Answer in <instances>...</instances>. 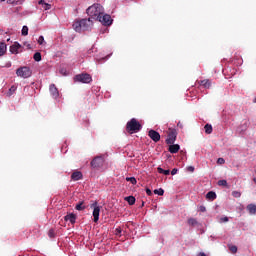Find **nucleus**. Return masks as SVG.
<instances>
[{"instance_id": "9d476101", "label": "nucleus", "mask_w": 256, "mask_h": 256, "mask_svg": "<svg viewBox=\"0 0 256 256\" xmlns=\"http://www.w3.org/2000/svg\"><path fill=\"white\" fill-rule=\"evenodd\" d=\"M148 136L150 139H152V141H154V143H159V141H161V134L155 130H150L148 132Z\"/></svg>"}, {"instance_id": "2eb2a0df", "label": "nucleus", "mask_w": 256, "mask_h": 256, "mask_svg": "<svg viewBox=\"0 0 256 256\" xmlns=\"http://www.w3.org/2000/svg\"><path fill=\"white\" fill-rule=\"evenodd\" d=\"M179 149H181V146H179V144H170L168 151L170 153H179Z\"/></svg>"}, {"instance_id": "bb28decb", "label": "nucleus", "mask_w": 256, "mask_h": 256, "mask_svg": "<svg viewBox=\"0 0 256 256\" xmlns=\"http://www.w3.org/2000/svg\"><path fill=\"white\" fill-rule=\"evenodd\" d=\"M188 225H191L192 227H195V225H197V219L189 218L188 219Z\"/></svg>"}, {"instance_id": "ea45409f", "label": "nucleus", "mask_w": 256, "mask_h": 256, "mask_svg": "<svg viewBox=\"0 0 256 256\" xmlns=\"http://www.w3.org/2000/svg\"><path fill=\"white\" fill-rule=\"evenodd\" d=\"M177 171H179L177 168L172 169L171 175H177Z\"/></svg>"}, {"instance_id": "6ab92c4d", "label": "nucleus", "mask_w": 256, "mask_h": 256, "mask_svg": "<svg viewBox=\"0 0 256 256\" xmlns=\"http://www.w3.org/2000/svg\"><path fill=\"white\" fill-rule=\"evenodd\" d=\"M206 199L209 201H215V199H217V194L213 191H210L206 194Z\"/></svg>"}, {"instance_id": "49530a36", "label": "nucleus", "mask_w": 256, "mask_h": 256, "mask_svg": "<svg viewBox=\"0 0 256 256\" xmlns=\"http://www.w3.org/2000/svg\"><path fill=\"white\" fill-rule=\"evenodd\" d=\"M61 73H63V75H65V72L63 70H61Z\"/></svg>"}, {"instance_id": "4c0bfd02", "label": "nucleus", "mask_w": 256, "mask_h": 256, "mask_svg": "<svg viewBox=\"0 0 256 256\" xmlns=\"http://www.w3.org/2000/svg\"><path fill=\"white\" fill-rule=\"evenodd\" d=\"M217 163H219L220 165H223V164H225V159L219 158Z\"/></svg>"}, {"instance_id": "a211bd4d", "label": "nucleus", "mask_w": 256, "mask_h": 256, "mask_svg": "<svg viewBox=\"0 0 256 256\" xmlns=\"http://www.w3.org/2000/svg\"><path fill=\"white\" fill-rule=\"evenodd\" d=\"M7 53V44L0 42V57H3Z\"/></svg>"}, {"instance_id": "6e6552de", "label": "nucleus", "mask_w": 256, "mask_h": 256, "mask_svg": "<svg viewBox=\"0 0 256 256\" xmlns=\"http://www.w3.org/2000/svg\"><path fill=\"white\" fill-rule=\"evenodd\" d=\"M102 25L109 27L113 23V19H111V15L105 14V12L100 15V18L97 19Z\"/></svg>"}, {"instance_id": "473e14b6", "label": "nucleus", "mask_w": 256, "mask_h": 256, "mask_svg": "<svg viewBox=\"0 0 256 256\" xmlns=\"http://www.w3.org/2000/svg\"><path fill=\"white\" fill-rule=\"evenodd\" d=\"M48 237H50V239H53V237H55V230L50 229L48 232Z\"/></svg>"}, {"instance_id": "2f4dec72", "label": "nucleus", "mask_w": 256, "mask_h": 256, "mask_svg": "<svg viewBox=\"0 0 256 256\" xmlns=\"http://www.w3.org/2000/svg\"><path fill=\"white\" fill-rule=\"evenodd\" d=\"M232 196H234L236 199H239V197H241V192L240 191H233Z\"/></svg>"}, {"instance_id": "f704fd0d", "label": "nucleus", "mask_w": 256, "mask_h": 256, "mask_svg": "<svg viewBox=\"0 0 256 256\" xmlns=\"http://www.w3.org/2000/svg\"><path fill=\"white\" fill-rule=\"evenodd\" d=\"M121 233H122L121 227L115 229V235H117L118 237H121Z\"/></svg>"}, {"instance_id": "c756f323", "label": "nucleus", "mask_w": 256, "mask_h": 256, "mask_svg": "<svg viewBox=\"0 0 256 256\" xmlns=\"http://www.w3.org/2000/svg\"><path fill=\"white\" fill-rule=\"evenodd\" d=\"M218 185L220 186V187H227V180H219L218 181Z\"/></svg>"}, {"instance_id": "4be33fe9", "label": "nucleus", "mask_w": 256, "mask_h": 256, "mask_svg": "<svg viewBox=\"0 0 256 256\" xmlns=\"http://www.w3.org/2000/svg\"><path fill=\"white\" fill-rule=\"evenodd\" d=\"M158 173H160L161 175H170L171 171L170 170H164L161 167L157 168Z\"/></svg>"}, {"instance_id": "a18cd8bd", "label": "nucleus", "mask_w": 256, "mask_h": 256, "mask_svg": "<svg viewBox=\"0 0 256 256\" xmlns=\"http://www.w3.org/2000/svg\"><path fill=\"white\" fill-rule=\"evenodd\" d=\"M7 67H11V63H8V64H7Z\"/></svg>"}, {"instance_id": "58836bf2", "label": "nucleus", "mask_w": 256, "mask_h": 256, "mask_svg": "<svg viewBox=\"0 0 256 256\" xmlns=\"http://www.w3.org/2000/svg\"><path fill=\"white\" fill-rule=\"evenodd\" d=\"M146 194H147L148 196H151V195H153V192L151 191V189L146 188Z\"/></svg>"}, {"instance_id": "37998d69", "label": "nucleus", "mask_w": 256, "mask_h": 256, "mask_svg": "<svg viewBox=\"0 0 256 256\" xmlns=\"http://www.w3.org/2000/svg\"><path fill=\"white\" fill-rule=\"evenodd\" d=\"M188 171H190L191 173H193V171H195V167H193V166L188 167Z\"/></svg>"}, {"instance_id": "5701e85b", "label": "nucleus", "mask_w": 256, "mask_h": 256, "mask_svg": "<svg viewBox=\"0 0 256 256\" xmlns=\"http://www.w3.org/2000/svg\"><path fill=\"white\" fill-rule=\"evenodd\" d=\"M39 5H43V8L45 9V11L51 9V4L45 3L44 0H40Z\"/></svg>"}, {"instance_id": "e433bc0d", "label": "nucleus", "mask_w": 256, "mask_h": 256, "mask_svg": "<svg viewBox=\"0 0 256 256\" xmlns=\"http://www.w3.org/2000/svg\"><path fill=\"white\" fill-rule=\"evenodd\" d=\"M229 221V217L225 216L220 219V223H227Z\"/></svg>"}, {"instance_id": "cd10ccee", "label": "nucleus", "mask_w": 256, "mask_h": 256, "mask_svg": "<svg viewBox=\"0 0 256 256\" xmlns=\"http://www.w3.org/2000/svg\"><path fill=\"white\" fill-rule=\"evenodd\" d=\"M22 35L25 37L27 35H29V27L27 26H23L22 27Z\"/></svg>"}, {"instance_id": "f03ea898", "label": "nucleus", "mask_w": 256, "mask_h": 256, "mask_svg": "<svg viewBox=\"0 0 256 256\" xmlns=\"http://www.w3.org/2000/svg\"><path fill=\"white\" fill-rule=\"evenodd\" d=\"M104 11L105 10L101 4H93L86 10V13L89 15L90 19H95V21H97L101 15H103Z\"/></svg>"}, {"instance_id": "dca6fc26", "label": "nucleus", "mask_w": 256, "mask_h": 256, "mask_svg": "<svg viewBox=\"0 0 256 256\" xmlns=\"http://www.w3.org/2000/svg\"><path fill=\"white\" fill-rule=\"evenodd\" d=\"M71 179L73 181H79L80 179H83V174L79 171H76L71 175Z\"/></svg>"}, {"instance_id": "423d86ee", "label": "nucleus", "mask_w": 256, "mask_h": 256, "mask_svg": "<svg viewBox=\"0 0 256 256\" xmlns=\"http://www.w3.org/2000/svg\"><path fill=\"white\" fill-rule=\"evenodd\" d=\"M104 164L105 158H103V156H96L90 163L93 169H101V167H103Z\"/></svg>"}, {"instance_id": "f3484780", "label": "nucleus", "mask_w": 256, "mask_h": 256, "mask_svg": "<svg viewBox=\"0 0 256 256\" xmlns=\"http://www.w3.org/2000/svg\"><path fill=\"white\" fill-rule=\"evenodd\" d=\"M246 209L250 215H256V205L255 204H248Z\"/></svg>"}, {"instance_id": "f257e3e1", "label": "nucleus", "mask_w": 256, "mask_h": 256, "mask_svg": "<svg viewBox=\"0 0 256 256\" xmlns=\"http://www.w3.org/2000/svg\"><path fill=\"white\" fill-rule=\"evenodd\" d=\"M92 27H93V20H91V18L76 20L73 23V29L77 33H81L82 31H90Z\"/></svg>"}, {"instance_id": "8fccbe9b", "label": "nucleus", "mask_w": 256, "mask_h": 256, "mask_svg": "<svg viewBox=\"0 0 256 256\" xmlns=\"http://www.w3.org/2000/svg\"><path fill=\"white\" fill-rule=\"evenodd\" d=\"M2 3L5 1V0H0Z\"/></svg>"}, {"instance_id": "b1692460", "label": "nucleus", "mask_w": 256, "mask_h": 256, "mask_svg": "<svg viewBox=\"0 0 256 256\" xmlns=\"http://www.w3.org/2000/svg\"><path fill=\"white\" fill-rule=\"evenodd\" d=\"M125 201H127V203H129L130 205H135V197L134 196L126 197Z\"/></svg>"}, {"instance_id": "4468645a", "label": "nucleus", "mask_w": 256, "mask_h": 256, "mask_svg": "<svg viewBox=\"0 0 256 256\" xmlns=\"http://www.w3.org/2000/svg\"><path fill=\"white\" fill-rule=\"evenodd\" d=\"M198 85H202L204 89H211V80L204 79V80L198 81Z\"/></svg>"}, {"instance_id": "9b49d317", "label": "nucleus", "mask_w": 256, "mask_h": 256, "mask_svg": "<svg viewBox=\"0 0 256 256\" xmlns=\"http://www.w3.org/2000/svg\"><path fill=\"white\" fill-rule=\"evenodd\" d=\"M19 49H21V44H19V42H15L12 46H10V53L17 55V53H19Z\"/></svg>"}, {"instance_id": "f8f14e48", "label": "nucleus", "mask_w": 256, "mask_h": 256, "mask_svg": "<svg viewBox=\"0 0 256 256\" xmlns=\"http://www.w3.org/2000/svg\"><path fill=\"white\" fill-rule=\"evenodd\" d=\"M64 221H69L72 225L77 221V215L70 213L64 217Z\"/></svg>"}, {"instance_id": "20e7f679", "label": "nucleus", "mask_w": 256, "mask_h": 256, "mask_svg": "<svg viewBox=\"0 0 256 256\" xmlns=\"http://www.w3.org/2000/svg\"><path fill=\"white\" fill-rule=\"evenodd\" d=\"M16 75L22 77V79H29L32 75L31 68L27 66L20 67L16 70Z\"/></svg>"}, {"instance_id": "c85d7f7f", "label": "nucleus", "mask_w": 256, "mask_h": 256, "mask_svg": "<svg viewBox=\"0 0 256 256\" xmlns=\"http://www.w3.org/2000/svg\"><path fill=\"white\" fill-rule=\"evenodd\" d=\"M34 61H41V54L39 52H36L33 56Z\"/></svg>"}, {"instance_id": "a878e982", "label": "nucleus", "mask_w": 256, "mask_h": 256, "mask_svg": "<svg viewBox=\"0 0 256 256\" xmlns=\"http://www.w3.org/2000/svg\"><path fill=\"white\" fill-rule=\"evenodd\" d=\"M154 194H155V195L163 196V195L165 194V190H163V188L155 189V190H154Z\"/></svg>"}, {"instance_id": "0eeeda50", "label": "nucleus", "mask_w": 256, "mask_h": 256, "mask_svg": "<svg viewBox=\"0 0 256 256\" xmlns=\"http://www.w3.org/2000/svg\"><path fill=\"white\" fill-rule=\"evenodd\" d=\"M177 141V130L173 128H169L168 130V138L166 139L167 145H173Z\"/></svg>"}, {"instance_id": "de8ad7c7", "label": "nucleus", "mask_w": 256, "mask_h": 256, "mask_svg": "<svg viewBox=\"0 0 256 256\" xmlns=\"http://www.w3.org/2000/svg\"><path fill=\"white\" fill-rule=\"evenodd\" d=\"M254 183H256V178L253 179Z\"/></svg>"}, {"instance_id": "1a4fd4ad", "label": "nucleus", "mask_w": 256, "mask_h": 256, "mask_svg": "<svg viewBox=\"0 0 256 256\" xmlns=\"http://www.w3.org/2000/svg\"><path fill=\"white\" fill-rule=\"evenodd\" d=\"M91 209H93V217H94V223H97L99 221V214L101 213V207L97 206V202H94L91 204Z\"/></svg>"}, {"instance_id": "ddd939ff", "label": "nucleus", "mask_w": 256, "mask_h": 256, "mask_svg": "<svg viewBox=\"0 0 256 256\" xmlns=\"http://www.w3.org/2000/svg\"><path fill=\"white\" fill-rule=\"evenodd\" d=\"M50 93L52 97H54V99H57V97H59V90L57 89L55 84L50 85Z\"/></svg>"}, {"instance_id": "412c9836", "label": "nucleus", "mask_w": 256, "mask_h": 256, "mask_svg": "<svg viewBox=\"0 0 256 256\" xmlns=\"http://www.w3.org/2000/svg\"><path fill=\"white\" fill-rule=\"evenodd\" d=\"M204 130L207 135H211V133H213V126L211 124H206Z\"/></svg>"}, {"instance_id": "7ed1b4c3", "label": "nucleus", "mask_w": 256, "mask_h": 256, "mask_svg": "<svg viewBox=\"0 0 256 256\" xmlns=\"http://www.w3.org/2000/svg\"><path fill=\"white\" fill-rule=\"evenodd\" d=\"M142 128L143 126H141V123H139L135 118H132L126 124V131L130 133V135H133V133H139V130Z\"/></svg>"}, {"instance_id": "39448f33", "label": "nucleus", "mask_w": 256, "mask_h": 256, "mask_svg": "<svg viewBox=\"0 0 256 256\" xmlns=\"http://www.w3.org/2000/svg\"><path fill=\"white\" fill-rule=\"evenodd\" d=\"M74 81L75 83H91V81H93V78L87 74V73H82V74H78L74 77Z\"/></svg>"}, {"instance_id": "393cba45", "label": "nucleus", "mask_w": 256, "mask_h": 256, "mask_svg": "<svg viewBox=\"0 0 256 256\" xmlns=\"http://www.w3.org/2000/svg\"><path fill=\"white\" fill-rule=\"evenodd\" d=\"M17 91V87L16 86H12L9 91L7 92V96L11 97V95H13L15 92Z\"/></svg>"}, {"instance_id": "c03bdc74", "label": "nucleus", "mask_w": 256, "mask_h": 256, "mask_svg": "<svg viewBox=\"0 0 256 256\" xmlns=\"http://www.w3.org/2000/svg\"><path fill=\"white\" fill-rule=\"evenodd\" d=\"M7 3H14V1L13 0H8Z\"/></svg>"}, {"instance_id": "c9c22d12", "label": "nucleus", "mask_w": 256, "mask_h": 256, "mask_svg": "<svg viewBox=\"0 0 256 256\" xmlns=\"http://www.w3.org/2000/svg\"><path fill=\"white\" fill-rule=\"evenodd\" d=\"M229 249H230L231 253H237V246L232 245L229 247Z\"/></svg>"}, {"instance_id": "79ce46f5", "label": "nucleus", "mask_w": 256, "mask_h": 256, "mask_svg": "<svg viewBox=\"0 0 256 256\" xmlns=\"http://www.w3.org/2000/svg\"><path fill=\"white\" fill-rule=\"evenodd\" d=\"M177 127H179L180 129H183V122L179 121L177 123Z\"/></svg>"}, {"instance_id": "a19ab883", "label": "nucleus", "mask_w": 256, "mask_h": 256, "mask_svg": "<svg viewBox=\"0 0 256 256\" xmlns=\"http://www.w3.org/2000/svg\"><path fill=\"white\" fill-rule=\"evenodd\" d=\"M200 211L202 213H205L207 211V208H205V206H200Z\"/></svg>"}, {"instance_id": "72a5a7b5", "label": "nucleus", "mask_w": 256, "mask_h": 256, "mask_svg": "<svg viewBox=\"0 0 256 256\" xmlns=\"http://www.w3.org/2000/svg\"><path fill=\"white\" fill-rule=\"evenodd\" d=\"M37 41L38 45H43V43H45V38L43 36H40Z\"/></svg>"}, {"instance_id": "7c9ffc66", "label": "nucleus", "mask_w": 256, "mask_h": 256, "mask_svg": "<svg viewBox=\"0 0 256 256\" xmlns=\"http://www.w3.org/2000/svg\"><path fill=\"white\" fill-rule=\"evenodd\" d=\"M126 181H130L132 185H137V179L135 177L126 178Z\"/></svg>"}, {"instance_id": "09e8293b", "label": "nucleus", "mask_w": 256, "mask_h": 256, "mask_svg": "<svg viewBox=\"0 0 256 256\" xmlns=\"http://www.w3.org/2000/svg\"><path fill=\"white\" fill-rule=\"evenodd\" d=\"M254 103H256V97H255V99H254Z\"/></svg>"}, {"instance_id": "aec40b11", "label": "nucleus", "mask_w": 256, "mask_h": 256, "mask_svg": "<svg viewBox=\"0 0 256 256\" xmlns=\"http://www.w3.org/2000/svg\"><path fill=\"white\" fill-rule=\"evenodd\" d=\"M85 209H87V207L85 206L84 202L81 201L78 204H76L75 206V210L76 211H85Z\"/></svg>"}]
</instances>
